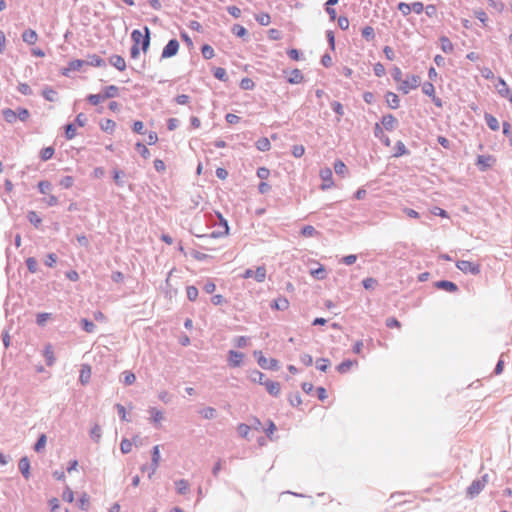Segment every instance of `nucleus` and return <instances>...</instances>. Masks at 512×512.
I'll return each instance as SVG.
<instances>
[{
  "mask_svg": "<svg viewBox=\"0 0 512 512\" xmlns=\"http://www.w3.org/2000/svg\"><path fill=\"white\" fill-rule=\"evenodd\" d=\"M216 220L219 221V225L217 226L216 229L212 230L211 232H209V233H200V232L195 233L194 232V237L198 238L200 241L203 242V243H195L194 242V247H199L202 249L210 250L212 248L209 246V241L228 235L229 225H228L227 220L225 218H223V216L218 212L215 213V216L211 215V219L209 220V222L213 223V225H216Z\"/></svg>",
  "mask_w": 512,
  "mask_h": 512,
  "instance_id": "nucleus-1",
  "label": "nucleus"
},
{
  "mask_svg": "<svg viewBox=\"0 0 512 512\" xmlns=\"http://www.w3.org/2000/svg\"><path fill=\"white\" fill-rule=\"evenodd\" d=\"M144 33L140 30H134L131 34L134 46L142 47L143 52H147L150 44V36L148 27L144 28Z\"/></svg>",
  "mask_w": 512,
  "mask_h": 512,
  "instance_id": "nucleus-2",
  "label": "nucleus"
},
{
  "mask_svg": "<svg viewBox=\"0 0 512 512\" xmlns=\"http://www.w3.org/2000/svg\"><path fill=\"white\" fill-rule=\"evenodd\" d=\"M258 365L265 370L276 371L279 369V361L275 358L267 359L261 351H254Z\"/></svg>",
  "mask_w": 512,
  "mask_h": 512,
  "instance_id": "nucleus-3",
  "label": "nucleus"
},
{
  "mask_svg": "<svg viewBox=\"0 0 512 512\" xmlns=\"http://www.w3.org/2000/svg\"><path fill=\"white\" fill-rule=\"evenodd\" d=\"M487 478L488 475L485 474L481 478L473 480L472 483L466 489L467 496L470 498H474L477 495H479L487 483Z\"/></svg>",
  "mask_w": 512,
  "mask_h": 512,
  "instance_id": "nucleus-4",
  "label": "nucleus"
},
{
  "mask_svg": "<svg viewBox=\"0 0 512 512\" xmlns=\"http://www.w3.org/2000/svg\"><path fill=\"white\" fill-rule=\"evenodd\" d=\"M456 267L465 274L478 275L481 272V267L478 263L468 260H458Z\"/></svg>",
  "mask_w": 512,
  "mask_h": 512,
  "instance_id": "nucleus-5",
  "label": "nucleus"
},
{
  "mask_svg": "<svg viewBox=\"0 0 512 512\" xmlns=\"http://www.w3.org/2000/svg\"><path fill=\"white\" fill-rule=\"evenodd\" d=\"M421 84V78L418 75H410L406 80H403L399 90L403 94H408L411 89H416Z\"/></svg>",
  "mask_w": 512,
  "mask_h": 512,
  "instance_id": "nucleus-6",
  "label": "nucleus"
},
{
  "mask_svg": "<svg viewBox=\"0 0 512 512\" xmlns=\"http://www.w3.org/2000/svg\"><path fill=\"white\" fill-rule=\"evenodd\" d=\"M243 278H254L259 283L264 282L266 278V268L264 266H259L255 271L252 269H246L243 274Z\"/></svg>",
  "mask_w": 512,
  "mask_h": 512,
  "instance_id": "nucleus-7",
  "label": "nucleus"
},
{
  "mask_svg": "<svg viewBox=\"0 0 512 512\" xmlns=\"http://www.w3.org/2000/svg\"><path fill=\"white\" fill-rule=\"evenodd\" d=\"M498 94L508 99L512 104V90L508 87L506 81L502 77H498V83L496 85Z\"/></svg>",
  "mask_w": 512,
  "mask_h": 512,
  "instance_id": "nucleus-8",
  "label": "nucleus"
},
{
  "mask_svg": "<svg viewBox=\"0 0 512 512\" xmlns=\"http://www.w3.org/2000/svg\"><path fill=\"white\" fill-rule=\"evenodd\" d=\"M494 162L495 158L491 155H479L476 160V165L480 171H486Z\"/></svg>",
  "mask_w": 512,
  "mask_h": 512,
  "instance_id": "nucleus-9",
  "label": "nucleus"
},
{
  "mask_svg": "<svg viewBox=\"0 0 512 512\" xmlns=\"http://www.w3.org/2000/svg\"><path fill=\"white\" fill-rule=\"evenodd\" d=\"M244 359V354L239 351L230 350L228 352V365L236 368L240 367Z\"/></svg>",
  "mask_w": 512,
  "mask_h": 512,
  "instance_id": "nucleus-10",
  "label": "nucleus"
},
{
  "mask_svg": "<svg viewBox=\"0 0 512 512\" xmlns=\"http://www.w3.org/2000/svg\"><path fill=\"white\" fill-rule=\"evenodd\" d=\"M179 49V42L175 39L170 40L162 51V58L175 56Z\"/></svg>",
  "mask_w": 512,
  "mask_h": 512,
  "instance_id": "nucleus-11",
  "label": "nucleus"
},
{
  "mask_svg": "<svg viewBox=\"0 0 512 512\" xmlns=\"http://www.w3.org/2000/svg\"><path fill=\"white\" fill-rule=\"evenodd\" d=\"M434 286L437 289L444 290V291L449 292V293H456L459 290L458 286L454 282L449 281V280H439V281H436L434 283Z\"/></svg>",
  "mask_w": 512,
  "mask_h": 512,
  "instance_id": "nucleus-12",
  "label": "nucleus"
},
{
  "mask_svg": "<svg viewBox=\"0 0 512 512\" xmlns=\"http://www.w3.org/2000/svg\"><path fill=\"white\" fill-rule=\"evenodd\" d=\"M381 125L387 131H393L398 126V120L392 114H386L381 118Z\"/></svg>",
  "mask_w": 512,
  "mask_h": 512,
  "instance_id": "nucleus-13",
  "label": "nucleus"
},
{
  "mask_svg": "<svg viewBox=\"0 0 512 512\" xmlns=\"http://www.w3.org/2000/svg\"><path fill=\"white\" fill-rule=\"evenodd\" d=\"M160 460H161L160 446L156 445L153 447V450H152V464L150 467L149 477H152V475H154L155 472L157 471Z\"/></svg>",
  "mask_w": 512,
  "mask_h": 512,
  "instance_id": "nucleus-14",
  "label": "nucleus"
},
{
  "mask_svg": "<svg viewBox=\"0 0 512 512\" xmlns=\"http://www.w3.org/2000/svg\"><path fill=\"white\" fill-rule=\"evenodd\" d=\"M320 176L323 179V183L321 185L322 190H326L332 187V171L330 168H325L320 171Z\"/></svg>",
  "mask_w": 512,
  "mask_h": 512,
  "instance_id": "nucleus-15",
  "label": "nucleus"
},
{
  "mask_svg": "<svg viewBox=\"0 0 512 512\" xmlns=\"http://www.w3.org/2000/svg\"><path fill=\"white\" fill-rule=\"evenodd\" d=\"M270 307L272 310L285 311L289 308V301L286 297L280 296L271 302Z\"/></svg>",
  "mask_w": 512,
  "mask_h": 512,
  "instance_id": "nucleus-16",
  "label": "nucleus"
},
{
  "mask_svg": "<svg viewBox=\"0 0 512 512\" xmlns=\"http://www.w3.org/2000/svg\"><path fill=\"white\" fill-rule=\"evenodd\" d=\"M264 386H265L267 392L271 396H274V397L279 396L280 391H281V387H280V383L279 382L266 379L265 382H264Z\"/></svg>",
  "mask_w": 512,
  "mask_h": 512,
  "instance_id": "nucleus-17",
  "label": "nucleus"
},
{
  "mask_svg": "<svg viewBox=\"0 0 512 512\" xmlns=\"http://www.w3.org/2000/svg\"><path fill=\"white\" fill-rule=\"evenodd\" d=\"M92 369L89 364H82L80 370L79 381L81 384L86 385L90 382Z\"/></svg>",
  "mask_w": 512,
  "mask_h": 512,
  "instance_id": "nucleus-18",
  "label": "nucleus"
},
{
  "mask_svg": "<svg viewBox=\"0 0 512 512\" xmlns=\"http://www.w3.org/2000/svg\"><path fill=\"white\" fill-rule=\"evenodd\" d=\"M385 101L389 108L397 109L400 106V99L398 95L392 91H388L385 94Z\"/></svg>",
  "mask_w": 512,
  "mask_h": 512,
  "instance_id": "nucleus-19",
  "label": "nucleus"
},
{
  "mask_svg": "<svg viewBox=\"0 0 512 512\" xmlns=\"http://www.w3.org/2000/svg\"><path fill=\"white\" fill-rule=\"evenodd\" d=\"M109 62L112 66H114L119 71H124L126 69V61L120 55H112L109 58Z\"/></svg>",
  "mask_w": 512,
  "mask_h": 512,
  "instance_id": "nucleus-20",
  "label": "nucleus"
},
{
  "mask_svg": "<svg viewBox=\"0 0 512 512\" xmlns=\"http://www.w3.org/2000/svg\"><path fill=\"white\" fill-rule=\"evenodd\" d=\"M86 64V61L75 59L68 63V67L63 70V75H68L69 71H79L84 65Z\"/></svg>",
  "mask_w": 512,
  "mask_h": 512,
  "instance_id": "nucleus-21",
  "label": "nucleus"
},
{
  "mask_svg": "<svg viewBox=\"0 0 512 512\" xmlns=\"http://www.w3.org/2000/svg\"><path fill=\"white\" fill-rule=\"evenodd\" d=\"M303 80L304 76L302 72L297 68L293 69L290 72V76L287 78V82L289 84H300L301 82H303Z\"/></svg>",
  "mask_w": 512,
  "mask_h": 512,
  "instance_id": "nucleus-22",
  "label": "nucleus"
},
{
  "mask_svg": "<svg viewBox=\"0 0 512 512\" xmlns=\"http://www.w3.org/2000/svg\"><path fill=\"white\" fill-rule=\"evenodd\" d=\"M409 153V150L406 148L405 144L401 140L395 143L393 157L399 158L404 155H408Z\"/></svg>",
  "mask_w": 512,
  "mask_h": 512,
  "instance_id": "nucleus-23",
  "label": "nucleus"
},
{
  "mask_svg": "<svg viewBox=\"0 0 512 512\" xmlns=\"http://www.w3.org/2000/svg\"><path fill=\"white\" fill-rule=\"evenodd\" d=\"M484 119H485V122H486L487 126L492 131H498L499 130L500 125H499V122H498V120H497V118L495 116H493L490 113L485 112Z\"/></svg>",
  "mask_w": 512,
  "mask_h": 512,
  "instance_id": "nucleus-24",
  "label": "nucleus"
},
{
  "mask_svg": "<svg viewBox=\"0 0 512 512\" xmlns=\"http://www.w3.org/2000/svg\"><path fill=\"white\" fill-rule=\"evenodd\" d=\"M43 355L46 360V364L48 366H52L55 363V355L53 346L51 344H47L44 348Z\"/></svg>",
  "mask_w": 512,
  "mask_h": 512,
  "instance_id": "nucleus-25",
  "label": "nucleus"
},
{
  "mask_svg": "<svg viewBox=\"0 0 512 512\" xmlns=\"http://www.w3.org/2000/svg\"><path fill=\"white\" fill-rule=\"evenodd\" d=\"M22 38H23V41L30 44V45H33L37 42L38 40V35L36 33L35 30H32V29H27L23 32L22 34Z\"/></svg>",
  "mask_w": 512,
  "mask_h": 512,
  "instance_id": "nucleus-26",
  "label": "nucleus"
},
{
  "mask_svg": "<svg viewBox=\"0 0 512 512\" xmlns=\"http://www.w3.org/2000/svg\"><path fill=\"white\" fill-rule=\"evenodd\" d=\"M358 362L357 360H351V359H346L344 361H342L337 367H336V370L340 373V374H345L347 373L350 368L353 366V365H357Z\"/></svg>",
  "mask_w": 512,
  "mask_h": 512,
  "instance_id": "nucleus-27",
  "label": "nucleus"
},
{
  "mask_svg": "<svg viewBox=\"0 0 512 512\" xmlns=\"http://www.w3.org/2000/svg\"><path fill=\"white\" fill-rule=\"evenodd\" d=\"M256 148L261 152H266L270 150L271 143L267 137H261L255 142Z\"/></svg>",
  "mask_w": 512,
  "mask_h": 512,
  "instance_id": "nucleus-28",
  "label": "nucleus"
},
{
  "mask_svg": "<svg viewBox=\"0 0 512 512\" xmlns=\"http://www.w3.org/2000/svg\"><path fill=\"white\" fill-rule=\"evenodd\" d=\"M213 76L221 82H228L229 77L226 70L222 67H215L212 70Z\"/></svg>",
  "mask_w": 512,
  "mask_h": 512,
  "instance_id": "nucleus-29",
  "label": "nucleus"
},
{
  "mask_svg": "<svg viewBox=\"0 0 512 512\" xmlns=\"http://www.w3.org/2000/svg\"><path fill=\"white\" fill-rule=\"evenodd\" d=\"M149 414H150V420L155 424L160 423L164 419L163 412L158 410L155 407H151L149 409Z\"/></svg>",
  "mask_w": 512,
  "mask_h": 512,
  "instance_id": "nucleus-30",
  "label": "nucleus"
},
{
  "mask_svg": "<svg viewBox=\"0 0 512 512\" xmlns=\"http://www.w3.org/2000/svg\"><path fill=\"white\" fill-rule=\"evenodd\" d=\"M250 380L254 383H258L260 385H264V382L266 380V376L264 373H262L261 371L259 370H253L251 373H250V376H249Z\"/></svg>",
  "mask_w": 512,
  "mask_h": 512,
  "instance_id": "nucleus-31",
  "label": "nucleus"
},
{
  "mask_svg": "<svg viewBox=\"0 0 512 512\" xmlns=\"http://www.w3.org/2000/svg\"><path fill=\"white\" fill-rule=\"evenodd\" d=\"M18 465H19V469L22 472L23 476L26 479H28L30 476V472H29L30 462H29L28 458L27 457L21 458Z\"/></svg>",
  "mask_w": 512,
  "mask_h": 512,
  "instance_id": "nucleus-32",
  "label": "nucleus"
},
{
  "mask_svg": "<svg viewBox=\"0 0 512 512\" xmlns=\"http://www.w3.org/2000/svg\"><path fill=\"white\" fill-rule=\"evenodd\" d=\"M361 35L366 41H368V42L373 41L375 39L374 28L369 25L363 27L361 30Z\"/></svg>",
  "mask_w": 512,
  "mask_h": 512,
  "instance_id": "nucleus-33",
  "label": "nucleus"
},
{
  "mask_svg": "<svg viewBox=\"0 0 512 512\" xmlns=\"http://www.w3.org/2000/svg\"><path fill=\"white\" fill-rule=\"evenodd\" d=\"M331 108L336 113L337 118L336 121L340 122L341 117L344 115V107L339 101H332L331 102Z\"/></svg>",
  "mask_w": 512,
  "mask_h": 512,
  "instance_id": "nucleus-34",
  "label": "nucleus"
},
{
  "mask_svg": "<svg viewBox=\"0 0 512 512\" xmlns=\"http://www.w3.org/2000/svg\"><path fill=\"white\" fill-rule=\"evenodd\" d=\"M89 61L86 64L94 67H102L105 65V61L97 54H91L88 56Z\"/></svg>",
  "mask_w": 512,
  "mask_h": 512,
  "instance_id": "nucleus-35",
  "label": "nucleus"
},
{
  "mask_svg": "<svg viewBox=\"0 0 512 512\" xmlns=\"http://www.w3.org/2000/svg\"><path fill=\"white\" fill-rule=\"evenodd\" d=\"M231 31L235 36H237L239 38H244V37L248 36L247 29L240 24H234L231 28Z\"/></svg>",
  "mask_w": 512,
  "mask_h": 512,
  "instance_id": "nucleus-36",
  "label": "nucleus"
},
{
  "mask_svg": "<svg viewBox=\"0 0 512 512\" xmlns=\"http://www.w3.org/2000/svg\"><path fill=\"white\" fill-rule=\"evenodd\" d=\"M255 20L262 26H267L271 22V17L268 13L260 12L255 15Z\"/></svg>",
  "mask_w": 512,
  "mask_h": 512,
  "instance_id": "nucleus-37",
  "label": "nucleus"
},
{
  "mask_svg": "<svg viewBox=\"0 0 512 512\" xmlns=\"http://www.w3.org/2000/svg\"><path fill=\"white\" fill-rule=\"evenodd\" d=\"M440 42H441V49L443 52L451 53L453 51V49H454L453 44L448 37L442 36L440 38Z\"/></svg>",
  "mask_w": 512,
  "mask_h": 512,
  "instance_id": "nucleus-38",
  "label": "nucleus"
},
{
  "mask_svg": "<svg viewBox=\"0 0 512 512\" xmlns=\"http://www.w3.org/2000/svg\"><path fill=\"white\" fill-rule=\"evenodd\" d=\"M207 218H208V214L201 210L194 215V224L206 225L208 223Z\"/></svg>",
  "mask_w": 512,
  "mask_h": 512,
  "instance_id": "nucleus-39",
  "label": "nucleus"
},
{
  "mask_svg": "<svg viewBox=\"0 0 512 512\" xmlns=\"http://www.w3.org/2000/svg\"><path fill=\"white\" fill-rule=\"evenodd\" d=\"M334 171L337 175L344 176L348 172V169L342 160H336L334 162Z\"/></svg>",
  "mask_w": 512,
  "mask_h": 512,
  "instance_id": "nucleus-40",
  "label": "nucleus"
},
{
  "mask_svg": "<svg viewBox=\"0 0 512 512\" xmlns=\"http://www.w3.org/2000/svg\"><path fill=\"white\" fill-rule=\"evenodd\" d=\"M300 234L304 237H314L319 234V232L312 225H305L302 227Z\"/></svg>",
  "mask_w": 512,
  "mask_h": 512,
  "instance_id": "nucleus-41",
  "label": "nucleus"
},
{
  "mask_svg": "<svg viewBox=\"0 0 512 512\" xmlns=\"http://www.w3.org/2000/svg\"><path fill=\"white\" fill-rule=\"evenodd\" d=\"M2 115L4 117V119L8 122V123H13L16 121L17 119V113L16 111L10 109V108H7V109H4L2 111Z\"/></svg>",
  "mask_w": 512,
  "mask_h": 512,
  "instance_id": "nucleus-42",
  "label": "nucleus"
},
{
  "mask_svg": "<svg viewBox=\"0 0 512 512\" xmlns=\"http://www.w3.org/2000/svg\"><path fill=\"white\" fill-rule=\"evenodd\" d=\"M201 53L204 59H211L214 57V49L209 44H204L201 47Z\"/></svg>",
  "mask_w": 512,
  "mask_h": 512,
  "instance_id": "nucleus-43",
  "label": "nucleus"
},
{
  "mask_svg": "<svg viewBox=\"0 0 512 512\" xmlns=\"http://www.w3.org/2000/svg\"><path fill=\"white\" fill-rule=\"evenodd\" d=\"M199 414L204 419H212V418H214V416L216 414V410L212 407H205V408H202L199 410Z\"/></svg>",
  "mask_w": 512,
  "mask_h": 512,
  "instance_id": "nucleus-44",
  "label": "nucleus"
},
{
  "mask_svg": "<svg viewBox=\"0 0 512 512\" xmlns=\"http://www.w3.org/2000/svg\"><path fill=\"white\" fill-rule=\"evenodd\" d=\"M422 92L428 96L432 97L435 94V87L431 82H424L422 84Z\"/></svg>",
  "mask_w": 512,
  "mask_h": 512,
  "instance_id": "nucleus-45",
  "label": "nucleus"
},
{
  "mask_svg": "<svg viewBox=\"0 0 512 512\" xmlns=\"http://www.w3.org/2000/svg\"><path fill=\"white\" fill-rule=\"evenodd\" d=\"M330 361L327 358H319L316 361V368L321 372H326L329 368Z\"/></svg>",
  "mask_w": 512,
  "mask_h": 512,
  "instance_id": "nucleus-46",
  "label": "nucleus"
},
{
  "mask_svg": "<svg viewBox=\"0 0 512 512\" xmlns=\"http://www.w3.org/2000/svg\"><path fill=\"white\" fill-rule=\"evenodd\" d=\"M100 126L103 131L113 132L116 127V123L111 119H106L101 122Z\"/></svg>",
  "mask_w": 512,
  "mask_h": 512,
  "instance_id": "nucleus-47",
  "label": "nucleus"
},
{
  "mask_svg": "<svg viewBox=\"0 0 512 512\" xmlns=\"http://www.w3.org/2000/svg\"><path fill=\"white\" fill-rule=\"evenodd\" d=\"M90 436L95 442H99L101 439V427L98 424H95L90 430Z\"/></svg>",
  "mask_w": 512,
  "mask_h": 512,
  "instance_id": "nucleus-48",
  "label": "nucleus"
},
{
  "mask_svg": "<svg viewBox=\"0 0 512 512\" xmlns=\"http://www.w3.org/2000/svg\"><path fill=\"white\" fill-rule=\"evenodd\" d=\"M255 87V83L251 78L245 77L240 81V88L242 90H252Z\"/></svg>",
  "mask_w": 512,
  "mask_h": 512,
  "instance_id": "nucleus-49",
  "label": "nucleus"
},
{
  "mask_svg": "<svg viewBox=\"0 0 512 512\" xmlns=\"http://www.w3.org/2000/svg\"><path fill=\"white\" fill-rule=\"evenodd\" d=\"M118 91V87H116L115 85H110L105 87L103 95L106 99L112 98L118 95Z\"/></svg>",
  "mask_w": 512,
  "mask_h": 512,
  "instance_id": "nucleus-50",
  "label": "nucleus"
},
{
  "mask_svg": "<svg viewBox=\"0 0 512 512\" xmlns=\"http://www.w3.org/2000/svg\"><path fill=\"white\" fill-rule=\"evenodd\" d=\"M311 274L318 280H323L326 278V270L323 266H319L318 268L313 269Z\"/></svg>",
  "mask_w": 512,
  "mask_h": 512,
  "instance_id": "nucleus-51",
  "label": "nucleus"
},
{
  "mask_svg": "<svg viewBox=\"0 0 512 512\" xmlns=\"http://www.w3.org/2000/svg\"><path fill=\"white\" fill-rule=\"evenodd\" d=\"M90 505V497L87 493H83L79 499V508L81 510H87Z\"/></svg>",
  "mask_w": 512,
  "mask_h": 512,
  "instance_id": "nucleus-52",
  "label": "nucleus"
},
{
  "mask_svg": "<svg viewBox=\"0 0 512 512\" xmlns=\"http://www.w3.org/2000/svg\"><path fill=\"white\" fill-rule=\"evenodd\" d=\"M175 485L179 494H184L189 490V483L185 480H179L175 483Z\"/></svg>",
  "mask_w": 512,
  "mask_h": 512,
  "instance_id": "nucleus-53",
  "label": "nucleus"
},
{
  "mask_svg": "<svg viewBox=\"0 0 512 512\" xmlns=\"http://www.w3.org/2000/svg\"><path fill=\"white\" fill-rule=\"evenodd\" d=\"M377 283H378L377 280L372 277H367V278L363 279V281H362V285L366 290L374 289L375 286L377 285Z\"/></svg>",
  "mask_w": 512,
  "mask_h": 512,
  "instance_id": "nucleus-54",
  "label": "nucleus"
},
{
  "mask_svg": "<svg viewBox=\"0 0 512 512\" xmlns=\"http://www.w3.org/2000/svg\"><path fill=\"white\" fill-rule=\"evenodd\" d=\"M288 401H289L290 405H292L294 407L301 405L302 399H301L300 393L296 392L295 394L289 395Z\"/></svg>",
  "mask_w": 512,
  "mask_h": 512,
  "instance_id": "nucleus-55",
  "label": "nucleus"
},
{
  "mask_svg": "<svg viewBox=\"0 0 512 512\" xmlns=\"http://www.w3.org/2000/svg\"><path fill=\"white\" fill-rule=\"evenodd\" d=\"M133 443L128 439H123L120 444V449L123 454L131 452Z\"/></svg>",
  "mask_w": 512,
  "mask_h": 512,
  "instance_id": "nucleus-56",
  "label": "nucleus"
},
{
  "mask_svg": "<svg viewBox=\"0 0 512 512\" xmlns=\"http://www.w3.org/2000/svg\"><path fill=\"white\" fill-rule=\"evenodd\" d=\"M291 153L295 158H300L305 153V148L303 145H293L291 149Z\"/></svg>",
  "mask_w": 512,
  "mask_h": 512,
  "instance_id": "nucleus-57",
  "label": "nucleus"
},
{
  "mask_svg": "<svg viewBox=\"0 0 512 512\" xmlns=\"http://www.w3.org/2000/svg\"><path fill=\"white\" fill-rule=\"evenodd\" d=\"M46 442H47L46 435L42 434L35 444V447H34L35 451L40 452L41 450H43L46 446Z\"/></svg>",
  "mask_w": 512,
  "mask_h": 512,
  "instance_id": "nucleus-58",
  "label": "nucleus"
},
{
  "mask_svg": "<svg viewBox=\"0 0 512 512\" xmlns=\"http://www.w3.org/2000/svg\"><path fill=\"white\" fill-rule=\"evenodd\" d=\"M503 127V134L509 138V145L512 147V132L510 130L511 125L509 122L504 121L502 124Z\"/></svg>",
  "mask_w": 512,
  "mask_h": 512,
  "instance_id": "nucleus-59",
  "label": "nucleus"
},
{
  "mask_svg": "<svg viewBox=\"0 0 512 512\" xmlns=\"http://www.w3.org/2000/svg\"><path fill=\"white\" fill-rule=\"evenodd\" d=\"M81 324H82V327L83 329L87 332V333H92L95 331V325L93 322L89 321L88 319H82L81 320Z\"/></svg>",
  "mask_w": 512,
  "mask_h": 512,
  "instance_id": "nucleus-60",
  "label": "nucleus"
},
{
  "mask_svg": "<svg viewBox=\"0 0 512 512\" xmlns=\"http://www.w3.org/2000/svg\"><path fill=\"white\" fill-rule=\"evenodd\" d=\"M123 377H124V383L126 385H132L136 380L135 374L131 371H124Z\"/></svg>",
  "mask_w": 512,
  "mask_h": 512,
  "instance_id": "nucleus-61",
  "label": "nucleus"
},
{
  "mask_svg": "<svg viewBox=\"0 0 512 512\" xmlns=\"http://www.w3.org/2000/svg\"><path fill=\"white\" fill-rule=\"evenodd\" d=\"M65 136L68 140H71L76 136V128H75L74 124L66 125Z\"/></svg>",
  "mask_w": 512,
  "mask_h": 512,
  "instance_id": "nucleus-62",
  "label": "nucleus"
},
{
  "mask_svg": "<svg viewBox=\"0 0 512 512\" xmlns=\"http://www.w3.org/2000/svg\"><path fill=\"white\" fill-rule=\"evenodd\" d=\"M287 55L289 56L290 59L294 61H299L302 57V53L296 48H291L287 50Z\"/></svg>",
  "mask_w": 512,
  "mask_h": 512,
  "instance_id": "nucleus-63",
  "label": "nucleus"
},
{
  "mask_svg": "<svg viewBox=\"0 0 512 512\" xmlns=\"http://www.w3.org/2000/svg\"><path fill=\"white\" fill-rule=\"evenodd\" d=\"M237 432L241 437L246 438L250 432V426H248L247 424L241 423L237 427Z\"/></svg>",
  "mask_w": 512,
  "mask_h": 512,
  "instance_id": "nucleus-64",
  "label": "nucleus"
}]
</instances>
